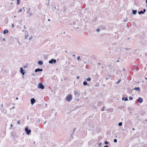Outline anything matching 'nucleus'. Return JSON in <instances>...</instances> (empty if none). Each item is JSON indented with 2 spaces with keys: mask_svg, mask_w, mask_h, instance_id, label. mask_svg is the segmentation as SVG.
I'll return each instance as SVG.
<instances>
[{
  "mask_svg": "<svg viewBox=\"0 0 147 147\" xmlns=\"http://www.w3.org/2000/svg\"><path fill=\"white\" fill-rule=\"evenodd\" d=\"M80 91H78V90H75L74 91V93L76 97H79L80 95Z\"/></svg>",
  "mask_w": 147,
  "mask_h": 147,
  "instance_id": "nucleus-1",
  "label": "nucleus"
},
{
  "mask_svg": "<svg viewBox=\"0 0 147 147\" xmlns=\"http://www.w3.org/2000/svg\"><path fill=\"white\" fill-rule=\"evenodd\" d=\"M72 95L71 94H69L66 97V100L67 101L69 102L71 101L72 99Z\"/></svg>",
  "mask_w": 147,
  "mask_h": 147,
  "instance_id": "nucleus-2",
  "label": "nucleus"
},
{
  "mask_svg": "<svg viewBox=\"0 0 147 147\" xmlns=\"http://www.w3.org/2000/svg\"><path fill=\"white\" fill-rule=\"evenodd\" d=\"M38 88L39 89H43L45 88L44 86L42 84V83H40L38 85Z\"/></svg>",
  "mask_w": 147,
  "mask_h": 147,
  "instance_id": "nucleus-3",
  "label": "nucleus"
},
{
  "mask_svg": "<svg viewBox=\"0 0 147 147\" xmlns=\"http://www.w3.org/2000/svg\"><path fill=\"white\" fill-rule=\"evenodd\" d=\"M25 130L27 134L28 135H29L31 132V130L29 129L28 127L25 128Z\"/></svg>",
  "mask_w": 147,
  "mask_h": 147,
  "instance_id": "nucleus-4",
  "label": "nucleus"
},
{
  "mask_svg": "<svg viewBox=\"0 0 147 147\" xmlns=\"http://www.w3.org/2000/svg\"><path fill=\"white\" fill-rule=\"evenodd\" d=\"M56 62V60L55 59H52L49 61V62L50 64H55Z\"/></svg>",
  "mask_w": 147,
  "mask_h": 147,
  "instance_id": "nucleus-5",
  "label": "nucleus"
},
{
  "mask_svg": "<svg viewBox=\"0 0 147 147\" xmlns=\"http://www.w3.org/2000/svg\"><path fill=\"white\" fill-rule=\"evenodd\" d=\"M20 73L22 74V76H24V75L25 73H26L25 70L22 67H20Z\"/></svg>",
  "mask_w": 147,
  "mask_h": 147,
  "instance_id": "nucleus-6",
  "label": "nucleus"
},
{
  "mask_svg": "<svg viewBox=\"0 0 147 147\" xmlns=\"http://www.w3.org/2000/svg\"><path fill=\"white\" fill-rule=\"evenodd\" d=\"M30 101L31 102V104L32 105H33L35 103L36 101L35 99L34 98H32L30 99Z\"/></svg>",
  "mask_w": 147,
  "mask_h": 147,
  "instance_id": "nucleus-7",
  "label": "nucleus"
},
{
  "mask_svg": "<svg viewBox=\"0 0 147 147\" xmlns=\"http://www.w3.org/2000/svg\"><path fill=\"white\" fill-rule=\"evenodd\" d=\"M100 28L102 30H105L106 29V27L105 26V25L104 24H102L100 26Z\"/></svg>",
  "mask_w": 147,
  "mask_h": 147,
  "instance_id": "nucleus-8",
  "label": "nucleus"
},
{
  "mask_svg": "<svg viewBox=\"0 0 147 147\" xmlns=\"http://www.w3.org/2000/svg\"><path fill=\"white\" fill-rule=\"evenodd\" d=\"M143 101V100L142 98L140 97H139L138 98V102L140 103H142Z\"/></svg>",
  "mask_w": 147,
  "mask_h": 147,
  "instance_id": "nucleus-9",
  "label": "nucleus"
},
{
  "mask_svg": "<svg viewBox=\"0 0 147 147\" xmlns=\"http://www.w3.org/2000/svg\"><path fill=\"white\" fill-rule=\"evenodd\" d=\"M43 71V69H40L39 68H38L35 69V72L36 73L37 72L39 71Z\"/></svg>",
  "mask_w": 147,
  "mask_h": 147,
  "instance_id": "nucleus-10",
  "label": "nucleus"
},
{
  "mask_svg": "<svg viewBox=\"0 0 147 147\" xmlns=\"http://www.w3.org/2000/svg\"><path fill=\"white\" fill-rule=\"evenodd\" d=\"M137 90L139 92H140V88L139 87H135L134 89H133L132 90Z\"/></svg>",
  "mask_w": 147,
  "mask_h": 147,
  "instance_id": "nucleus-11",
  "label": "nucleus"
},
{
  "mask_svg": "<svg viewBox=\"0 0 147 147\" xmlns=\"http://www.w3.org/2000/svg\"><path fill=\"white\" fill-rule=\"evenodd\" d=\"M76 128H74V130L73 131V133L71 135V138H73V135H74L73 134L74 133V132L76 131Z\"/></svg>",
  "mask_w": 147,
  "mask_h": 147,
  "instance_id": "nucleus-12",
  "label": "nucleus"
},
{
  "mask_svg": "<svg viewBox=\"0 0 147 147\" xmlns=\"http://www.w3.org/2000/svg\"><path fill=\"white\" fill-rule=\"evenodd\" d=\"M38 64L40 65H42L43 64V62L42 61L39 60L38 61Z\"/></svg>",
  "mask_w": 147,
  "mask_h": 147,
  "instance_id": "nucleus-13",
  "label": "nucleus"
},
{
  "mask_svg": "<svg viewBox=\"0 0 147 147\" xmlns=\"http://www.w3.org/2000/svg\"><path fill=\"white\" fill-rule=\"evenodd\" d=\"M137 11L136 10H134L132 9V13L134 15H136L137 13Z\"/></svg>",
  "mask_w": 147,
  "mask_h": 147,
  "instance_id": "nucleus-14",
  "label": "nucleus"
},
{
  "mask_svg": "<svg viewBox=\"0 0 147 147\" xmlns=\"http://www.w3.org/2000/svg\"><path fill=\"white\" fill-rule=\"evenodd\" d=\"M83 85L85 86H87V85L89 86V85L88 84L87 82L86 81H84L83 82Z\"/></svg>",
  "mask_w": 147,
  "mask_h": 147,
  "instance_id": "nucleus-15",
  "label": "nucleus"
},
{
  "mask_svg": "<svg viewBox=\"0 0 147 147\" xmlns=\"http://www.w3.org/2000/svg\"><path fill=\"white\" fill-rule=\"evenodd\" d=\"M8 32V31L7 29H5L3 31V34H4Z\"/></svg>",
  "mask_w": 147,
  "mask_h": 147,
  "instance_id": "nucleus-16",
  "label": "nucleus"
},
{
  "mask_svg": "<svg viewBox=\"0 0 147 147\" xmlns=\"http://www.w3.org/2000/svg\"><path fill=\"white\" fill-rule=\"evenodd\" d=\"M122 100H124L125 101H128V99L127 98V97H123L122 98Z\"/></svg>",
  "mask_w": 147,
  "mask_h": 147,
  "instance_id": "nucleus-17",
  "label": "nucleus"
},
{
  "mask_svg": "<svg viewBox=\"0 0 147 147\" xmlns=\"http://www.w3.org/2000/svg\"><path fill=\"white\" fill-rule=\"evenodd\" d=\"M63 11L64 12H67L66 11L67 9H66V7L65 6H64L63 7Z\"/></svg>",
  "mask_w": 147,
  "mask_h": 147,
  "instance_id": "nucleus-18",
  "label": "nucleus"
},
{
  "mask_svg": "<svg viewBox=\"0 0 147 147\" xmlns=\"http://www.w3.org/2000/svg\"><path fill=\"white\" fill-rule=\"evenodd\" d=\"M91 80V78L90 77H88L86 79V80L87 81H90Z\"/></svg>",
  "mask_w": 147,
  "mask_h": 147,
  "instance_id": "nucleus-19",
  "label": "nucleus"
},
{
  "mask_svg": "<svg viewBox=\"0 0 147 147\" xmlns=\"http://www.w3.org/2000/svg\"><path fill=\"white\" fill-rule=\"evenodd\" d=\"M108 67H109V69H111V70L113 68V66H111V65H109Z\"/></svg>",
  "mask_w": 147,
  "mask_h": 147,
  "instance_id": "nucleus-20",
  "label": "nucleus"
},
{
  "mask_svg": "<svg viewBox=\"0 0 147 147\" xmlns=\"http://www.w3.org/2000/svg\"><path fill=\"white\" fill-rule=\"evenodd\" d=\"M138 13L140 15L141 14H144L143 12L142 11H138Z\"/></svg>",
  "mask_w": 147,
  "mask_h": 147,
  "instance_id": "nucleus-21",
  "label": "nucleus"
},
{
  "mask_svg": "<svg viewBox=\"0 0 147 147\" xmlns=\"http://www.w3.org/2000/svg\"><path fill=\"white\" fill-rule=\"evenodd\" d=\"M122 124V123L121 122H120L118 123V125L119 126H121Z\"/></svg>",
  "mask_w": 147,
  "mask_h": 147,
  "instance_id": "nucleus-22",
  "label": "nucleus"
},
{
  "mask_svg": "<svg viewBox=\"0 0 147 147\" xmlns=\"http://www.w3.org/2000/svg\"><path fill=\"white\" fill-rule=\"evenodd\" d=\"M104 143L105 144H109V142L107 141H105L104 142Z\"/></svg>",
  "mask_w": 147,
  "mask_h": 147,
  "instance_id": "nucleus-23",
  "label": "nucleus"
},
{
  "mask_svg": "<svg viewBox=\"0 0 147 147\" xmlns=\"http://www.w3.org/2000/svg\"><path fill=\"white\" fill-rule=\"evenodd\" d=\"M20 0H17V4L18 5H20Z\"/></svg>",
  "mask_w": 147,
  "mask_h": 147,
  "instance_id": "nucleus-24",
  "label": "nucleus"
},
{
  "mask_svg": "<svg viewBox=\"0 0 147 147\" xmlns=\"http://www.w3.org/2000/svg\"><path fill=\"white\" fill-rule=\"evenodd\" d=\"M99 84L98 83H97L95 85V87H98L99 86Z\"/></svg>",
  "mask_w": 147,
  "mask_h": 147,
  "instance_id": "nucleus-25",
  "label": "nucleus"
},
{
  "mask_svg": "<svg viewBox=\"0 0 147 147\" xmlns=\"http://www.w3.org/2000/svg\"><path fill=\"white\" fill-rule=\"evenodd\" d=\"M29 36V35H26V34L25 35V39H26V40L27 39V38L28 37V36Z\"/></svg>",
  "mask_w": 147,
  "mask_h": 147,
  "instance_id": "nucleus-26",
  "label": "nucleus"
},
{
  "mask_svg": "<svg viewBox=\"0 0 147 147\" xmlns=\"http://www.w3.org/2000/svg\"><path fill=\"white\" fill-rule=\"evenodd\" d=\"M113 142L115 143H116V142H117V140L116 139H114Z\"/></svg>",
  "mask_w": 147,
  "mask_h": 147,
  "instance_id": "nucleus-27",
  "label": "nucleus"
},
{
  "mask_svg": "<svg viewBox=\"0 0 147 147\" xmlns=\"http://www.w3.org/2000/svg\"><path fill=\"white\" fill-rule=\"evenodd\" d=\"M121 81V79H119V80L117 82V84H118Z\"/></svg>",
  "mask_w": 147,
  "mask_h": 147,
  "instance_id": "nucleus-28",
  "label": "nucleus"
},
{
  "mask_svg": "<svg viewBox=\"0 0 147 147\" xmlns=\"http://www.w3.org/2000/svg\"><path fill=\"white\" fill-rule=\"evenodd\" d=\"M129 99L130 100H132L133 99V98L132 97H129Z\"/></svg>",
  "mask_w": 147,
  "mask_h": 147,
  "instance_id": "nucleus-29",
  "label": "nucleus"
},
{
  "mask_svg": "<svg viewBox=\"0 0 147 147\" xmlns=\"http://www.w3.org/2000/svg\"><path fill=\"white\" fill-rule=\"evenodd\" d=\"M77 59L78 61H80L81 60V59H80V56H78V57Z\"/></svg>",
  "mask_w": 147,
  "mask_h": 147,
  "instance_id": "nucleus-30",
  "label": "nucleus"
},
{
  "mask_svg": "<svg viewBox=\"0 0 147 147\" xmlns=\"http://www.w3.org/2000/svg\"><path fill=\"white\" fill-rule=\"evenodd\" d=\"M143 11V13H145V12H146L145 9H144L143 10V11Z\"/></svg>",
  "mask_w": 147,
  "mask_h": 147,
  "instance_id": "nucleus-31",
  "label": "nucleus"
},
{
  "mask_svg": "<svg viewBox=\"0 0 147 147\" xmlns=\"http://www.w3.org/2000/svg\"><path fill=\"white\" fill-rule=\"evenodd\" d=\"M20 120L18 121L17 122V123L18 124H20Z\"/></svg>",
  "mask_w": 147,
  "mask_h": 147,
  "instance_id": "nucleus-32",
  "label": "nucleus"
},
{
  "mask_svg": "<svg viewBox=\"0 0 147 147\" xmlns=\"http://www.w3.org/2000/svg\"><path fill=\"white\" fill-rule=\"evenodd\" d=\"M100 30L99 28H98L96 29V31L97 32H98L100 31Z\"/></svg>",
  "mask_w": 147,
  "mask_h": 147,
  "instance_id": "nucleus-33",
  "label": "nucleus"
},
{
  "mask_svg": "<svg viewBox=\"0 0 147 147\" xmlns=\"http://www.w3.org/2000/svg\"><path fill=\"white\" fill-rule=\"evenodd\" d=\"M98 145L99 146H100L102 145V142H100V143H98Z\"/></svg>",
  "mask_w": 147,
  "mask_h": 147,
  "instance_id": "nucleus-34",
  "label": "nucleus"
},
{
  "mask_svg": "<svg viewBox=\"0 0 147 147\" xmlns=\"http://www.w3.org/2000/svg\"><path fill=\"white\" fill-rule=\"evenodd\" d=\"M22 9H20L18 12V13L21 12L22 11Z\"/></svg>",
  "mask_w": 147,
  "mask_h": 147,
  "instance_id": "nucleus-35",
  "label": "nucleus"
},
{
  "mask_svg": "<svg viewBox=\"0 0 147 147\" xmlns=\"http://www.w3.org/2000/svg\"><path fill=\"white\" fill-rule=\"evenodd\" d=\"M1 108L2 109H3V104H1Z\"/></svg>",
  "mask_w": 147,
  "mask_h": 147,
  "instance_id": "nucleus-36",
  "label": "nucleus"
},
{
  "mask_svg": "<svg viewBox=\"0 0 147 147\" xmlns=\"http://www.w3.org/2000/svg\"><path fill=\"white\" fill-rule=\"evenodd\" d=\"M101 103H102L100 102H98V105H99L100 106L101 105Z\"/></svg>",
  "mask_w": 147,
  "mask_h": 147,
  "instance_id": "nucleus-37",
  "label": "nucleus"
},
{
  "mask_svg": "<svg viewBox=\"0 0 147 147\" xmlns=\"http://www.w3.org/2000/svg\"><path fill=\"white\" fill-rule=\"evenodd\" d=\"M106 108V107H104L103 109L102 110V111H104L105 109Z\"/></svg>",
  "mask_w": 147,
  "mask_h": 147,
  "instance_id": "nucleus-38",
  "label": "nucleus"
},
{
  "mask_svg": "<svg viewBox=\"0 0 147 147\" xmlns=\"http://www.w3.org/2000/svg\"><path fill=\"white\" fill-rule=\"evenodd\" d=\"M14 24H12V28H14Z\"/></svg>",
  "mask_w": 147,
  "mask_h": 147,
  "instance_id": "nucleus-39",
  "label": "nucleus"
},
{
  "mask_svg": "<svg viewBox=\"0 0 147 147\" xmlns=\"http://www.w3.org/2000/svg\"><path fill=\"white\" fill-rule=\"evenodd\" d=\"M56 7H55L54 8H52V9L53 10V11H54V10H55V9H56Z\"/></svg>",
  "mask_w": 147,
  "mask_h": 147,
  "instance_id": "nucleus-40",
  "label": "nucleus"
},
{
  "mask_svg": "<svg viewBox=\"0 0 147 147\" xmlns=\"http://www.w3.org/2000/svg\"><path fill=\"white\" fill-rule=\"evenodd\" d=\"M32 38V36H31L29 38V40H30Z\"/></svg>",
  "mask_w": 147,
  "mask_h": 147,
  "instance_id": "nucleus-41",
  "label": "nucleus"
},
{
  "mask_svg": "<svg viewBox=\"0 0 147 147\" xmlns=\"http://www.w3.org/2000/svg\"><path fill=\"white\" fill-rule=\"evenodd\" d=\"M40 121V120L39 119H38V120H37V121L38 123H39Z\"/></svg>",
  "mask_w": 147,
  "mask_h": 147,
  "instance_id": "nucleus-42",
  "label": "nucleus"
},
{
  "mask_svg": "<svg viewBox=\"0 0 147 147\" xmlns=\"http://www.w3.org/2000/svg\"><path fill=\"white\" fill-rule=\"evenodd\" d=\"M84 64H86V63H88V62H87V61H85L84 62Z\"/></svg>",
  "mask_w": 147,
  "mask_h": 147,
  "instance_id": "nucleus-43",
  "label": "nucleus"
},
{
  "mask_svg": "<svg viewBox=\"0 0 147 147\" xmlns=\"http://www.w3.org/2000/svg\"><path fill=\"white\" fill-rule=\"evenodd\" d=\"M24 29H25L27 28V27H26L25 25H24Z\"/></svg>",
  "mask_w": 147,
  "mask_h": 147,
  "instance_id": "nucleus-44",
  "label": "nucleus"
},
{
  "mask_svg": "<svg viewBox=\"0 0 147 147\" xmlns=\"http://www.w3.org/2000/svg\"><path fill=\"white\" fill-rule=\"evenodd\" d=\"M130 49V48H125V49H126V50H127H127H129V49Z\"/></svg>",
  "mask_w": 147,
  "mask_h": 147,
  "instance_id": "nucleus-45",
  "label": "nucleus"
},
{
  "mask_svg": "<svg viewBox=\"0 0 147 147\" xmlns=\"http://www.w3.org/2000/svg\"><path fill=\"white\" fill-rule=\"evenodd\" d=\"M123 21L124 22H127V19L125 20H123Z\"/></svg>",
  "mask_w": 147,
  "mask_h": 147,
  "instance_id": "nucleus-46",
  "label": "nucleus"
},
{
  "mask_svg": "<svg viewBox=\"0 0 147 147\" xmlns=\"http://www.w3.org/2000/svg\"><path fill=\"white\" fill-rule=\"evenodd\" d=\"M87 59V58L86 57H85L84 58V60H83V61L85 60H86V59Z\"/></svg>",
  "mask_w": 147,
  "mask_h": 147,
  "instance_id": "nucleus-47",
  "label": "nucleus"
},
{
  "mask_svg": "<svg viewBox=\"0 0 147 147\" xmlns=\"http://www.w3.org/2000/svg\"><path fill=\"white\" fill-rule=\"evenodd\" d=\"M77 78V79H80V77L79 76H77L76 77Z\"/></svg>",
  "mask_w": 147,
  "mask_h": 147,
  "instance_id": "nucleus-48",
  "label": "nucleus"
},
{
  "mask_svg": "<svg viewBox=\"0 0 147 147\" xmlns=\"http://www.w3.org/2000/svg\"><path fill=\"white\" fill-rule=\"evenodd\" d=\"M14 108H15V107H12V108H11V109H10V110H11V109H14Z\"/></svg>",
  "mask_w": 147,
  "mask_h": 147,
  "instance_id": "nucleus-49",
  "label": "nucleus"
},
{
  "mask_svg": "<svg viewBox=\"0 0 147 147\" xmlns=\"http://www.w3.org/2000/svg\"><path fill=\"white\" fill-rule=\"evenodd\" d=\"M104 147H109V146L108 145H106L104 146Z\"/></svg>",
  "mask_w": 147,
  "mask_h": 147,
  "instance_id": "nucleus-50",
  "label": "nucleus"
},
{
  "mask_svg": "<svg viewBox=\"0 0 147 147\" xmlns=\"http://www.w3.org/2000/svg\"><path fill=\"white\" fill-rule=\"evenodd\" d=\"M3 40L4 41H5V38H4L3 39Z\"/></svg>",
  "mask_w": 147,
  "mask_h": 147,
  "instance_id": "nucleus-51",
  "label": "nucleus"
},
{
  "mask_svg": "<svg viewBox=\"0 0 147 147\" xmlns=\"http://www.w3.org/2000/svg\"><path fill=\"white\" fill-rule=\"evenodd\" d=\"M74 57H75L76 56L75 55H74V54H73V55H72Z\"/></svg>",
  "mask_w": 147,
  "mask_h": 147,
  "instance_id": "nucleus-52",
  "label": "nucleus"
},
{
  "mask_svg": "<svg viewBox=\"0 0 147 147\" xmlns=\"http://www.w3.org/2000/svg\"><path fill=\"white\" fill-rule=\"evenodd\" d=\"M100 64H100V63H98V65H100Z\"/></svg>",
  "mask_w": 147,
  "mask_h": 147,
  "instance_id": "nucleus-53",
  "label": "nucleus"
},
{
  "mask_svg": "<svg viewBox=\"0 0 147 147\" xmlns=\"http://www.w3.org/2000/svg\"><path fill=\"white\" fill-rule=\"evenodd\" d=\"M32 13H30L29 14V16H32Z\"/></svg>",
  "mask_w": 147,
  "mask_h": 147,
  "instance_id": "nucleus-54",
  "label": "nucleus"
},
{
  "mask_svg": "<svg viewBox=\"0 0 147 147\" xmlns=\"http://www.w3.org/2000/svg\"><path fill=\"white\" fill-rule=\"evenodd\" d=\"M11 127H12L13 126V125L12 124H11Z\"/></svg>",
  "mask_w": 147,
  "mask_h": 147,
  "instance_id": "nucleus-55",
  "label": "nucleus"
},
{
  "mask_svg": "<svg viewBox=\"0 0 147 147\" xmlns=\"http://www.w3.org/2000/svg\"><path fill=\"white\" fill-rule=\"evenodd\" d=\"M119 62V60L117 61V62Z\"/></svg>",
  "mask_w": 147,
  "mask_h": 147,
  "instance_id": "nucleus-56",
  "label": "nucleus"
},
{
  "mask_svg": "<svg viewBox=\"0 0 147 147\" xmlns=\"http://www.w3.org/2000/svg\"><path fill=\"white\" fill-rule=\"evenodd\" d=\"M98 68H99V69H100V67H99L98 65Z\"/></svg>",
  "mask_w": 147,
  "mask_h": 147,
  "instance_id": "nucleus-57",
  "label": "nucleus"
},
{
  "mask_svg": "<svg viewBox=\"0 0 147 147\" xmlns=\"http://www.w3.org/2000/svg\"><path fill=\"white\" fill-rule=\"evenodd\" d=\"M29 119V116H27V119Z\"/></svg>",
  "mask_w": 147,
  "mask_h": 147,
  "instance_id": "nucleus-58",
  "label": "nucleus"
},
{
  "mask_svg": "<svg viewBox=\"0 0 147 147\" xmlns=\"http://www.w3.org/2000/svg\"><path fill=\"white\" fill-rule=\"evenodd\" d=\"M48 21H51V20H50V19H48Z\"/></svg>",
  "mask_w": 147,
  "mask_h": 147,
  "instance_id": "nucleus-59",
  "label": "nucleus"
},
{
  "mask_svg": "<svg viewBox=\"0 0 147 147\" xmlns=\"http://www.w3.org/2000/svg\"><path fill=\"white\" fill-rule=\"evenodd\" d=\"M18 97H16V100H18Z\"/></svg>",
  "mask_w": 147,
  "mask_h": 147,
  "instance_id": "nucleus-60",
  "label": "nucleus"
},
{
  "mask_svg": "<svg viewBox=\"0 0 147 147\" xmlns=\"http://www.w3.org/2000/svg\"><path fill=\"white\" fill-rule=\"evenodd\" d=\"M132 130H135V128H132Z\"/></svg>",
  "mask_w": 147,
  "mask_h": 147,
  "instance_id": "nucleus-61",
  "label": "nucleus"
},
{
  "mask_svg": "<svg viewBox=\"0 0 147 147\" xmlns=\"http://www.w3.org/2000/svg\"><path fill=\"white\" fill-rule=\"evenodd\" d=\"M145 2L146 4H147V0H146Z\"/></svg>",
  "mask_w": 147,
  "mask_h": 147,
  "instance_id": "nucleus-62",
  "label": "nucleus"
},
{
  "mask_svg": "<svg viewBox=\"0 0 147 147\" xmlns=\"http://www.w3.org/2000/svg\"><path fill=\"white\" fill-rule=\"evenodd\" d=\"M125 70V69L124 68H123V71H124Z\"/></svg>",
  "mask_w": 147,
  "mask_h": 147,
  "instance_id": "nucleus-63",
  "label": "nucleus"
},
{
  "mask_svg": "<svg viewBox=\"0 0 147 147\" xmlns=\"http://www.w3.org/2000/svg\"><path fill=\"white\" fill-rule=\"evenodd\" d=\"M101 67V68H103L104 67H103V66H102Z\"/></svg>",
  "mask_w": 147,
  "mask_h": 147,
  "instance_id": "nucleus-64",
  "label": "nucleus"
}]
</instances>
